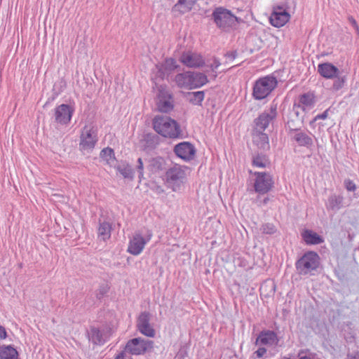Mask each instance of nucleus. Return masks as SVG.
Wrapping results in <instances>:
<instances>
[{
  "label": "nucleus",
  "mask_w": 359,
  "mask_h": 359,
  "mask_svg": "<svg viewBox=\"0 0 359 359\" xmlns=\"http://www.w3.org/2000/svg\"><path fill=\"white\" fill-rule=\"evenodd\" d=\"M152 124L154 130L163 137L177 139L182 135L178 123L168 116H156Z\"/></svg>",
  "instance_id": "obj_1"
},
{
  "label": "nucleus",
  "mask_w": 359,
  "mask_h": 359,
  "mask_svg": "<svg viewBox=\"0 0 359 359\" xmlns=\"http://www.w3.org/2000/svg\"><path fill=\"white\" fill-rule=\"evenodd\" d=\"M152 236V231L149 229L135 231L130 239L127 251L133 255H139L143 251L146 244L150 241Z\"/></svg>",
  "instance_id": "obj_2"
},
{
  "label": "nucleus",
  "mask_w": 359,
  "mask_h": 359,
  "mask_svg": "<svg viewBox=\"0 0 359 359\" xmlns=\"http://www.w3.org/2000/svg\"><path fill=\"white\" fill-rule=\"evenodd\" d=\"M212 18L217 27L224 31L229 32L236 28L238 19L229 10L222 7L217 8L212 13Z\"/></svg>",
  "instance_id": "obj_3"
},
{
  "label": "nucleus",
  "mask_w": 359,
  "mask_h": 359,
  "mask_svg": "<svg viewBox=\"0 0 359 359\" xmlns=\"http://www.w3.org/2000/svg\"><path fill=\"white\" fill-rule=\"evenodd\" d=\"M277 84V79L273 76L260 78L255 83L252 95L256 100H262L274 90Z\"/></svg>",
  "instance_id": "obj_4"
},
{
  "label": "nucleus",
  "mask_w": 359,
  "mask_h": 359,
  "mask_svg": "<svg viewBox=\"0 0 359 359\" xmlns=\"http://www.w3.org/2000/svg\"><path fill=\"white\" fill-rule=\"evenodd\" d=\"M319 256L314 252H308L305 253L296 262V269L298 273L306 276L313 274L319 265Z\"/></svg>",
  "instance_id": "obj_5"
},
{
  "label": "nucleus",
  "mask_w": 359,
  "mask_h": 359,
  "mask_svg": "<svg viewBox=\"0 0 359 359\" xmlns=\"http://www.w3.org/2000/svg\"><path fill=\"white\" fill-rule=\"evenodd\" d=\"M97 141V128L92 123L86 125L81 132L79 142L80 150L88 152L92 151Z\"/></svg>",
  "instance_id": "obj_6"
},
{
  "label": "nucleus",
  "mask_w": 359,
  "mask_h": 359,
  "mask_svg": "<svg viewBox=\"0 0 359 359\" xmlns=\"http://www.w3.org/2000/svg\"><path fill=\"white\" fill-rule=\"evenodd\" d=\"M186 173L184 169L178 165L169 168L165 172V182L173 191L180 190L185 182Z\"/></svg>",
  "instance_id": "obj_7"
},
{
  "label": "nucleus",
  "mask_w": 359,
  "mask_h": 359,
  "mask_svg": "<svg viewBox=\"0 0 359 359\" xmlns=\"http://www.w3.org/2000/svg\"><path fill=\"white\" fill-rule=\"evenodd\" d=\"M153 341L141 337L130 339L125 346V351L134 355H144L153 348Z\"/></svg>",
  "instance_id": "obj_8"
},
{
  "label": "nucleus",
  "mask_w": 359,
  "mask_h": 359,
  "mask_svg": "<svg viewBox=\"0 0 359 359\" xmlns=\"http://www.w3.org/2000/svg\"><path fill=\"white\" fill-rule=\"evenodd\" d=\"M253 175L255 176L254 189L256 193L265 194L273 187V180L269 172H255Z\"/></svg>",
  "instance_id": "obj_9"
},
{
  "label": "nucleus",
  "mask_w": 359,
  "mask_h": 359,
  "mask_svg": "<svg viewBox=\"0 0 359 359\" xmlns=\"http://www.w3.org/2000/svg\"><path fill=\"white\" fill-rule=\"evenodd\" d=\"M315 99L313 94L305 93L302 95L297 102L293 105V111L299 116L301 111H309L314 107Z\"/></svg>",
  "instance_id": "obj_10"
},
{
  "label": "nucleus",
  "mask_w": 359,
  "mask_h": 359,
  "mask_svg": "<svg viewBox=\"0 0 359 359\" xmlns=\"http://www.w3.org/2000/svg\"><path fill=\"white\" fill-rule=\"evenodd\" d=\"M276 109V105H272L269 110L264 111L255 120L257 130L264 131L268 127L277 115Z\"/></svg>",
  "instance_id": "obj_11"
},
{
  "label": "nucleus",
  "mask_w": 359,
  "mask_h": 359,
  "mask_svg": "<svg viewBox=\"0 0 359 359\" xmlns=\"http://www.w3.org/2000/svg\"><path fill=\"white\" fill-rule=\"evenodd\" d=\"M180 62L189 68H198L205 64L201 55L191 51L183 53L180 57Z\"/></svg>",
  "instance_id": "obj_12"
},
{
  "label": "nucleus",
  "mask_w": 359,
  "mask_h": 359,
  "mask_svg": "<svg viewBox=\"0 0 359 359\" xmlns=\"http://www.w3.org/2000/svg\"><path fill=\"white\" fill-rule=\"evenodd\" d=\"M150 314L148 312H142L140 314L137 321V327L138 330L144 335L149 337H154L155 336V330L151 325Z\"/></svg>",
  "instance_id": "obj_13"
},
{
  "label": "nucleus",
  "mask_w": 359,
  "mask_h": 359,
  "mask_svg": "<svg viewBox=\"0 0 359 359\" xmlns=\"http://www.w3.org/2000/svg\"><path fill=\"white\" fill-rule=\"evenodd\" d=\"M175 154L180 158L189 161L192 160L196 154V149L193 144L188 142L177 144L175 148Z\"/></svg>",
  "instance_id": "obj_14"
},
{
  "label": "nucleus",
  "mask_w": 359,
  "mask_h": 359,
  "mask_svg": "<svg viewBox=\"0 0 359 359\" xmlns=\"http://www.w3.org/2000/svg\"><path fill=\"white\" fill-rule=\"evenodd\" d=\"M290 15L282 6L273 8V13L270 17L271 24L276 27H280L285 25L290 20Z\"/></svg>",
  "instance_id": "obj_15"
},
{
  "label": "nucleus",
  "mask_w": 359,
  "mask_h": 359,
  "mask_svg": "<svg viewBox=\"0 0 359 359\" xmlns=\"http://www.w3.org/2000/svg\"><path fill=\"white\" fill-rule=\"evenodd\" d=\"M73 113L74 110L68 104H60L55 110V121L61 125H67L71 121Z\"/></svg>",
  "instance_id": "obj_16"
},
{
  "label": "nucleus",
  "mask_w": 359,
  "mask_h": 359,
  "mask_svg": "<svg viewBox=\"0 0 359 359\" xmlns=\"http://www.w3.org/2000/svg\"><path fill=\"white\" fill-rule=\"evenodd\" d=\"M157 108L164 113H167L172 110L173 105L172 104L171 95L168 90L161 86L158 90Z\"/></svg>",
  "instance_id": "obj_17"
},
{
  "label": "nucleus",
  "mask_w": 359,
  "mask_h": 359,
  "mask_svg": "<svg viewBox=\"0 0 359 359\" xmlns=\"http://www.w3.org/2000/svg\"><path fill=\"white\" fill-rule=\"evenodd\" d=\"M288 127L292 139L295 141L299 146L309 148L313 145V140L307 133L300 129L291 128L289 124Z\"/></svg>",
  "instance_id": "obj_18"
},
{
  "label": "nucleus",
  "mask_w": 359,
  "mask_h": 359,
  "mask_svg": "<svg viewBox=\"0 0 359 359\" xmlns=\"http://www.w3.org/2000/svg\"><path fill=\"white\" fill-rule=\"evenodd\" d=\"M88 337L89 341H90L93 344L102 345L108 339L109 334L108 331L105 329H99L92 327L88 332Z\"/></svg>",
  "instance_id": "obj_19"
},
{
  "label": "nucleus",
  "mask_w": 359,
  "mask_h": 359,
  "mask_svg": "<svg viewBox=\"0 0 359 359\" xmlns=\"http://www.w3.org/2000/svg\"><path fill=\"white\" fill-rule=\"evenodd\" d=\"M340 70L330 62L320 63L318 65V73L326 79H333Z\"/></svg>",
  "instance_id": "obj_20"
},
{
  "label": "nucleus",
  "mask_w": 359,
  "mask_h": 359,
  "mask_svg": "<svg viewBox=\"0 0 359 359\" xmlns=\"http://www.w3.org/2000/svg\"><path fill=\"white\" fill-rule=\"evenodd\" d=\"M278 338L273 331L266 330L260 332L256 340V344L275 346L278 343Z\"/></svg>",
  "instance_id": "obj_21"
},
{
  "label": "nucleus",
  "mask_w": 359,
  "mask_h": 359,
  "mask_svg": "<svg viewBox=\"0 0 359 359\" xmlns=\"http://www.w3.org/2000/svg\"><path fill=\"white\" fill-rule=\"evenodd\" d=\"M191 89L201 88L208 82L207 76L201 72H190Z\"/></svg>",
  "instance_id": "obj_22"
},
{
  "label": "nucleus",
  "mask_w": 359,
  "mask_h": 359,
  "mask_svg": "<svg viewBox=\"0 0 359 359\" xmlns=\"http://www.w3.org/2000/svg\"><path fill=\"white\" fill-rule=\"evenodd\" d=\"M195 3L196 0H178L172 11L180 14L188 13L192 9Z\"/></svg>",
  "instance_id": "obj_23"
},
{
  "label": "nucleus",
  "mask_w": 359,
  "mask_h": 359,
  "mask_svg": "<svg viewBox=\"0 0 359 359\" xmlns=\"http://www.w3.org/2000/svg\"><path fill=\"white\" fill-rule=\"evenodd\" d=\"M18 352L11 345L0 346V359H18Z\"/></svg>",
  "instance_id": "obj_24"
},
{
  "label": "nucleus",
  "mask_w": 359,
  "mask_h": 359,
  "mask_svg": "<svg viewBox=\"0 0 359 359\" xmlns=\"http://www.w3.org/2000/svg\"><path fill=\"white\" fill-rule=\"evenodd\" d=\"M175 82L180 88L191 89L190 71L177 74L175 78Z\"/></svg>",
  "instance_id": "obj_25"
},
{
  "label": "nucleus",
  "mask_w": 359,
  "mask_h": 359,
  "mask_svg": "<svg viewBox=\"0 0 359 359\" xmlns=\"http://www.w3.org/2000/svg\"><path fill=\"white\" fill-rule=\"evenodd\" d=\"M343 196L333 194L330 196L326 203L327 209L337 211L343 206Z\"/></svg>",
  "instance_id": "obj_26"
},
{
  "label": "nucleus",
  "mask_w": 359,
  "mask_h": 359,
  "mask_svg": "<svg viewBox=\"0 0 359 359\" xmlns=\"http://www.w3.org/2000/svg\"><path fill=\"white\" fill-rule=\"evenodd\" d=\"M253 141L257 146L262 149H267L269 148V137L267 135L262 131L257 130L253 135Z\"/></svg>",
  "instance_id": "obj_27"
},
{
  "label": "nucleus",
  "mask_w": 359,
  "mask_h": 359,
  "mask_svg": "<svg viewBox=\"0 0 359 359\" xmlns=\"http://www.w3.org/2000/svg\"><path fill=\"white\" fill-rule=\"evenodd\" d=\"M98 237L104 241L108 240L111 237V225L109 222H100L98 229Z\"/></svg>",
  "instance_id": "obj_28"
},
{
  "label": "nucleus",
  "mask_w": 359,
  "mask_h": 359,
  "mask_svg": "<svg viewBox=\"0 0 359 359\" xmlns=\"http://www.w3.org/2000/svg\"><path fill=\"white\" fill-rule=\"evenodd\" d=\"M302 237L307 244L316 245L323 242V239L316 233L310 230H306L302 233Z\"/></svg>",
  "instance_id": "obj_29"
},
{
  "label": "nucleus",
  "mask_w": 359,
  "mask_h": 359,
  "mask_svg": "<svg viewBox=\"0 0 359 359\" xmlns=\"http://www.w3.org/2000/svg\"><path fill=\"white\" fill-rule=\"evenodd\" d=\"M333 83L332 86V90L333 91H338L342 89L346 81H347V76L346 74H343L341 72H339L333 79Z\"/></svg>",
  "instance_id": "obj_30"
},
{
  "label": "nucleus",
  "mask_w": 359,
  "mask_h": 359,
  "mask_svg": "<svg viewBox=\"0 0 359 359\" xmlns=\"http://www.w3.org/2000/svg\"><path fill=\"white\" fill-rule=\"evenodd\" d=\"M270 161L267 156L264 154H257L252 158V165L257 168H266L269 165Z\"/></svg>",
  "instance_id": "obj_31"
},
{
  "label": "nucleus",
  "mask_w": 359,
  "mask_h": 359,
  "mask_svg": "<svg viewBox=\"0 0 359 359\" xmlns=\"http://www.w3.org/2000/svg\"><path fill=\"white\" fill-rule=\"evenodd\" d=\"M100 158L107 164L113 165L115 161L114 150L109 147L103 149L100 152Z\"/></svg>",
  "instance_id": "obj_32"
},
{
  "label": "nucleus",
  "mask_w": 359,
  "mask_h": 359,
  "mask_svg": "<svg viewBox=\"0 0 359 359\" xmlns=\"http://www.w3.org/2000/svg\"><path fill=\"white\" fill-rule=\"evenodd\" d=\"M116 169L125 178H133V170L128 164H120L117 166Z\"/></svg>",
  "instance_id": "obj_33"
},
{
  "label": "nucleus",
  "mask_w": 359,
  "mask_h": 359,
  "mask_svg": "<svg viewBox=\"0 0 359 359\" xmlns=\"http://www.w3.org/2000/svg\"><path fill=\"white\" fill-rule=\"evenodd\" d=\"M189 96L191 97L190 101L194 104H201V102L204 100L205 94L203 91H196V92H192L189 93Z\"/></svg>",
  "instance_id": "obj_34"
},
{
  "label": "nucleus",
  "mask_w": 359,
  "mask_h": 359,
  "mask_svg": "<svg viewBox=\"0 0 359 359\" xmlns=\"http://www.w3.org/2000/svg\"><path fill=\"white\" fill-rule=\"evenodd\" d=\"M178 67L177 62L175 59L168 58L165 60L163 67L167 71H173Z\"/></svg>",
  "instance_id": "obj_35"
},
{
  "label": "nucleus",
  "mask_w": 359,
  "mask_h": 359,
  "mask_svg": "<svg viewBox=\"0 0 359 359\" xmlns=\"http://www.w3.org/2000/svg\"><path fill=\"white\" fill-rule=\"evenodd\" d=\"M261 231L263 233L273 234L276 231V228L273 224L266 223L262 226Z\"/></svg>",
  "instance_id": "obj_36"
},
{
  "label": "nucleus",
  "mask_w": 359,
  "mask_h": 359,
  "mask_svg": "<svg viewBox=\"0 0 359 359\" xmlns=\"http://www.w3.org/2000/svg\"><path fill=\"white\" fill-rule=\"evenodd\" d=\"M344 185L346 190L348 191H355L356 190L355 184L349 179H346L344 180Z\"/></svg>",
  "instance_id": "obj_37"
},
{
  "label": "nucleus",
  "mask_w": 359,
  "mask_h": 359,
  "mask_svg": "<svg viewBox=\"0 0 359 359\" xmlns=\"http://www.w3.org/2000/svg\"><path fill=\"white\" fill-rule=\"evenodd\" d=\"M328 116V110L324 111L322 114L316 115L314 118L310 122V125L312 126L316 121L319 119L325 120Z\"/></svg>",
  "instance_id": "obj_38"
},
{
  "label": "nucleus",
  "mask_w": 359,
  "mask_h": 359,
  "mask_svg": "<svg viewBox=\"0 0 359 359\" xmlns=\"http://www.w3.org/2000/svg\"><path fill=\"white\" fill-rule=\"evenodd\" d=\"M266 352V349L265 348H259L254 353V358H262Z\"/></svg>",
  "instance_id": "obj_39"
},
{
  "label": "nucleus",
  "mask_w": 359,
  "mask_h": 359,
  "mask_svg": "<svg viewBox=\"0 0 359 359\" xmlns=\"http://www.w3.org/2000/svg\"><path fill=\"white\" fill-rule=\"evenodd\" d=\"M137 169L139 172V177L141 178L143 176V163L141 158L137 159Z\"/></svg>",
  "instance_id": "obj_40"
},
{
  "label": "nucleus",
  "mask_w": 359,
  "mask_h": 359,
  "mask_svg": "<svg viewBox=\"0 0 359 359\" xmlns=\"http://www.w3.org/2000/svg\"><path fill=\"white\" fill-rule=\"evenodd\" d=\"M220 65H221V63L219 62V61L217 58H215L213 63H212L210 65V67L211 68V69L212 71H215L216 69H217L220 66Z\"/></svg>",
  "instance_id": "obj_41"
},
{
  "label": "nucleus",
  "mask_w": 359,
  "mask_h": 359,
  "mask_svg": "<svg viewBox=\"0 0 359 359\" xmlns=\"http://www.w3.org/2000/svg\"><path fill=\"white\" fill-rule=\"evenodd\" d=\"M6 337L7 334L5 328L2 326H0V339H6Z\"/></svg>",
  "instance_id": "obj_42"
},
{
  "label": "nucleus",
  "mask_w": 359,
  "mask_h": 359,
  "mask_svg": "<svg viewBox=\"0 0 359 359\" xmlns=\"http://www.w3.org/2000/svg\"><path fill=\"white\" fill-rule=\"evenodd\" d=\"M126 351L125 350L123 351L120 352L118 353L114 359H126Z\"/></svg>",
  "instance_id": "obj_43"
},
{
  "label": "nucleus",
  "mask_w": 359,
  "mask_h": 359,
  "mask_svg": "<svg viewBox=\"0 0 359 359\" xmlns=\"http://www.w3.org/2000/svg\"><path fill=\"white\" fill-rule=\"evenodd\" d=\"M227 58H229L231 60H233L236 57L235 52H230L226 54Z\"/></svg>",
  "instance_id": "obj_44"
},
{
  "label": "nucleus",
  "mask_w": 359,
  "mask_h": 359,
  "mask_svg": "<svg viewBox=\"0 0 359 359\" xmlns=\"http://www.w3.org/2000/svg\"><path fill=\"white\" fill-rule=\"evenodd\" d=\"M350 21L351 22L353 26L355 28V29L358 31V26L357 25L355 20L353 18H350Z\"/></svg>",
  "instance_id": "obj_45"
},
{
  "label": "nucleus",
  "mask_w": 359,
  "mask_h": 359,
  "mask_svg": "<svg viewBox=\"0 0 359 359\" xmlns=\"http://www.w3.org/2000/svg\"><path fill=\"white\" fill-rule=\"evenodd\" d=\"M269 200V198L266 197V198H264L263 199V201H260V202H259V205H266V204L268 203Z\"/></svg>",
  "instance_id": "obj_46"
},
{
  "label": "nucleus",
  "mask_w": 359,
  "mask_h": 359,
  "mask_svg": "<svg viewBox=\"0 0 359 359\" xmlns=\"http://www.w3.org/2000/svg\"><path fill=\"white\" fill-rule=\"evenodd\" d=\"M348 359H359V354L356 353L354 355H349Z\"/></svg>",
  "instance_id": "obj_47"
},
{
  "label": "nucleus",
  "mask_w": 359,
  "mask_h": 359,
  "mask_svg": "<svg viewBox=\"0 0 359 359\" xmlns=\"http://www.w3.org/2000/svg\"><path fill=\"white\" fill-rule=\"evenodd\" d=\"M101 292L103 294L104 292H106V290H104V288L101 290Z\"/></svg>",
  "instance_id": "obj_48"
}]
</instances>
